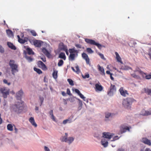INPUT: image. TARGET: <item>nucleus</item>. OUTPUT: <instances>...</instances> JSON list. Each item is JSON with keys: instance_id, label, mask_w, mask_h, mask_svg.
I'll return each mask as SVG.
<instances>
[{"instance_id": "1", "label": "nucleus", "mask_w": 151, "mask_h": 151, "mask_svg": "<svg viewBox=\"0 0 151 151\" xmlns=\"http://www.w3.org/2000/svg\"><path fill=\"white\" fill-rule=\"evenodd\" d=\"M23 102L21 101L20 102H16L14 105H12L11 108L12 111L14 112L17 114L21 113L23 109Z\"/></svg>"}, {"instance_id": "2", "label": "nucleus", "mask_w": 151, "mask_h": 151, "mask_svg": "<svg viewBox=\"0 0 151 151\" xmlns=\"http://www.w3.org/2000/svg\"><path fill=\"white\" fill-rule=\"evenodd\" d=\"M134 99L131 98H126L123 100L122 105L125 108L129 109Z\"/></svg>"}, {"instance_id": "3", "label": "nucleus", "mask_w": 151, "mask_h": 151, "mask_svg": "<svg viewBox=\"0 0 151 151\" xmlns=\"http://www.w3.org/2000/svg\"><path fill=\"white\" fill-rule=\"evenodd\" d=\"M9 65L12 70V74L14 75V73L18 71V65L15 63V61L13 60H10L9 63Z\"/></svg>"}, {"instance_id": "4", "label": "nucleus", "mask_w": 151, "mask_h": 151, "mask_svg": "<svg viewBox=\"0 0 151 151\" xmlns=\"http://www.w3.org/2000/svg\"><path fill=\"white\" fill-rule=\"evenodd\" d=\"M85 40L87 43L88 44L96 45L100 49L101 48L102 45L96 42L94 40L86 38L85 39Z\"/></svg>"}, {"instance_id": "5", "label": "nucleus", "mask_w": 151, "mask_h": 151, "mask_svg": "<svg viewBox=\"0 0 151 151\" xmlns=\"http://www.w3.org/2000/svg\"><path fill=\"white\" fill-rule=\"evenodd\" d=\"M1 93L2 94L4 98H6L8 95H9V90L6 89L5 87H3L0 89Z\"/></svg>"}, {"instance_id": "6", "label": "nucleus", "mask_w": 151, "mask_h": 151, "mask_svg": "<svg viewBox=\"0 0 151 151\" xmlns=\"http://www.w3.org/2000/svg\"><path fill=\"white\" fill-rule=\"evenodd\" d=\"M116 91V88L114 85L111 84L109 90L108 91V94L110 96L113 95V93Z\"/></svg>"}, {"instance_id": "7", "label": "nucleus", "mask_w": 151, "mask_h": 151, "mask_svg": "<svg viewBox=\"0 0 151 151\" xmlns=\"http://www.w3.org/2000/svg\"><path fill=\"white\" fill-rule=\"evenodd\" d=\"M139 73L142 75V76L146 79L149 80L151 79V72L149 74L144 73L140 70L138 71Z\"/></svg>"}, {"instance_id": "8", "label": "nucleus", "mask_w": 151, "mask_h": 151, "mask_svg": "<svg viewBox=\"0 0 151 151\" xmlns=\"http://www.w3.org/2000/svg\"><path fill=\"white\" fill-rule=\"evenodd\" d=\"M120 132L121 134H122L126 132L127 130L130 131V129L128 127L125 125H122L120 127Z\"/></svg>"}, {"instance_id": "9", "label": "nucleus", "mask_w": 151, "mask_h": 151, "mask_svg": "<svg viewBox=\"0 0 151 151\" xmlns=\"http://www.w3.org/2000/svg\"><path fill=\"white\" fill-rule=\"evenodd\" d=\"M37 65L39 67L41 68L44 70H46L47 69L46 65L40 60L38 61L37 62Z\"/></svg>"}, {"instance_id": "10", "label": "nucleus", "mask_w": 151, "mask_h": 151, "mask_svg": "<svg viewBox=\"0 0 151 151\" xmlns=\"http://www.w3.org/2000/svg\"><path fill=\"white\" fill-rule=\"evenodd\" d=\"M82 56L83 58L85 60L86 64L90 65V59L88 55L83 52L82 54Z\"/></svg>"}, {"instance_id": "11", "label": "nucleus", "mask_w": 151, "mask_h": 151, "mask_svg": "<svg viewBox=\"0 0 151 151\" xmlns=\"http://www.w3.org/2000/svg\"><path fill=\"white\" fill-rule=\"evenodd\" d=\"M23 93V92L22 90H21L19 91L16 93V99L18 100H20L21 101V99Z\"/></svg>"}, {"instance_id": "12", "label": "nucleus", "mask_w": 151, "mask_h": 151, "mask_svg": "<svg viewBox=\"0 0 151 151\" xmlns=\"http://www.w3.org/2000/svg\"><path fill=\"white\" fill-rule=\"evenodd\" d=\"M103 137L104 138L111 139L113 136V134H110L109 133L104 132L103 133Z\"/></svg>"}, {"instance_id": "13", "label": "nucleus", "mask_w": 151, "mask_h": 151, "mask_svg": "<svg viewBox=\"0 0 151 151\" xmlns=\"http://www.w3.org/2000/svg\"><path fill=\"white\" fill-rule=\"evenodd\" d=\"M42 52L48 58H50L51 55L50 53L45 48H43L42 49Z\"/></svg>"}, {"instance_id": "14", "label": "nucleus", "mask_w": 151, "mask_h": 151, "mask_svg": "<svg viewBox=\"0 0 151 151\" xmlns=\"http://www.w3.org/2000/svg\"><path fill=\"white\" fill-rule=\"evenodd\" d=\"M142 142L144 144L148 145L149 146L151 145V142L150 140L148 139L147 138H143L142 139Z\"/></svg>"}, {"instance_id": "15", "label": "nucleus", "mask_w": 151, "mask_h": 151, "mask_svg": "<svg viewBox=\"0 0 151 151\" xmlns=\"http://www.w3.org/2000/svg\"><path fill=\"white\" fill-rule=\"evenodd\" d=\"M141 114L143 116H148L151 115V108L149 111L143 110L142 111Z\"/></svg>"}, {"instance_id": "16", "label": "nucleus", "mask_w": 151, "mask_h": 151, "mask_svg": "<svg viewBox=\"0 0 151 151\" xmlns=\"http://www.w3.org/2000/svg\"><path fill=\"white\" fill-rule=\"evenodd\" d=\"M119 91L121 94L123 96H125L126 95H128L127 91L126 90L124 91L123 87H121L120 88Z\"/></svg>"}, {"instance_id": "17", "label": "nucleus", "mask_w": 151, "mask_h": 151, "mask_svg": "<svg viewBox=\"0 0 151 151\" xmlns=\"http://www.w3.org/2000/svg\"><path fill=\"white\" fill-rule=\"evenodd\" d=\"M42 42L40 40H35L34 41V44L36 47H40L42 43Z\"/></svg>"}, {"instance_id": "18", "label": "nucleus", "mask_w": 151, "mask_h": 151, "mask_svg": "<svg viewBox=\"0 0 151 151\" xmlns=\"http://www.w3.org/2000/svg\"><path fill=\"white\" fill-rule=\"evenodd\" d=\"M95 90L96 91H101L103 89V87L101 85L98 84H96L95 85Z\"/></svg>"}, {"instance_id": "19", "label": "nucleus", "mask_w": 151, "mask_h": 151, "mask_svg": "<svg viewBox=\"0 0 151 151\" xmlns=\"http://www.w3.org/2000/svg\"><path fill=\"white\" fill-rule=\"evenodd\" d=\"M29 122L31 123L35 127H36L37 126V125L35 123L34 118L33 117H31L29 119Z\"/></svg>"}, {"instance_id": "20", "label": "nucleus", "mask_w": 151, "mask_h": 151, "mask_svg": "<svg viewBox=\"0 0 151 151\" xmlns=\"http://www.w3.org/2000/svg\"><path fill=\"white\" fill-rule=\"evenodd\" d=\"M101 144L104 147H106L108 145V142L105 139H104L101 140Z\"/></svg>"}, {"instance_id": "21", "label": "nucleus", "mask_w": 151, "mask_h": 151, "mask_svg": "<svg viewBox=\"0 0 151 151\" xmlns=\"http://www.w3.org/2000/svg\"><path fill=\"white\" fill-rule=\"evenodd\" d=\"M98 70L101 73V74L102 75H105V73L103 67H101L99 65H98Z\"/></svg>"}, {"instance_id": "22", "label": "nucleus", "mask_w": 151, "mask_h": 151, "mask_svg": "<svg viewBox=\"0 0 151 151\" xmlns=\"http://www.w3.org/2000/svg\"><path fill=\"white\" fill-rule=\"evenodd\" d=\"M7 45L9 47L12 49L13 50H16V47L12 43L10 42H7Z\"/></svg>"}, {"instance_id": "23", "label": "nucleus", "mask_w": 151, "mask_h": 151, "mask_svg": "<svg viewBox=\"0 0 151 151\" xmlns=\"http://www.w3.org/2000/svg\"><path fill=\"white\" fill-rule=\"evenodd\" d=\"M143 91L147 95L151 96V88H145L143 89Z\"/></svg>"}, {"instance_id": "24", "label": "nucleus", "mask_w": 151, "mask_h": 151, "mask_svg": "<svg viewBox=\"0 0 151 151\" xmlns=\"http://www.w3.org/2000/svg\"><path fill=\"white\" fill-rule=\"evenodd\" d=\"M115 54L116 55V59L118 62L120 63H122L123 62L121 60V58L120 57L118 53L117 52H115Z\"/></svg>"}, {"instance_id": "25", "label": "nucleus", "mask_w": 151, "mask_h": 151, "mask_svg": "<svg viewBox=\"0 0 151 151\" xmlns=\"http://www.w3.org/2000/svg\"><path fill=\"white\" fill-rule=\"evenodd\" d=\"M52 75L53 77L55 79H56L58 77V71L55 70L53 69Z\"/></svg>"}, {"instance_id": "26", "label": "nucleus", "mask_w": 151, "mask_h": 151, "mask_svg": "<svg viewBox=\"0 0 151 151\" xmlns=\"http://www.w3.org/2000/svg\"><path fill=\"white\" fill-rule=\"evenodd\" d=\"M6 33L8 36L10 37H13V34L12 32L10 29H7L6 30Z\"/></svg>"}, {"instance_id": "27", "label": "nucleus", "mask_w": 151, "mask_h": 151, "mask_svg": "<svg viewBox=\"0 0 151 151\" xmlns=\"http://www.w3.org/2000/svg\"><path fill=\"white\" fill-rule=\"evenodd\" d=\"M61 49L63 51H65L68 49L66 46L63 43H61L60 45Z\"/></svg>"}, {"instance_id": "28", "label": "nucleus", "mask_w": 151, "mask_h": 151, "mask_svg": "<svg viewBox=\"0 0 151 151\" xmlns=\"http://www.w3.org/2000/svg\"><path fill=\"white\" fill-rule=\"evenodd\" d=\"M71 68L74 72H76L77 73H79L80 72V70L79 68L78 65H77L76 66V70H75L74 68L73 67H71Z\"/></svg>"}, {"instance_id": "29", "label": "nucleus", "mask_w": 151, "mask_h": 151, "mask_svg": "<svg viewBox=\"0 0 151 151\" xmlns=\"http://www.w3.org/2000/svg\"><path fill=\"white\" fill-rule=\"evenodd\" d=\"M59 58L65 60L66 59V56L64 52H61L59 56Z\"/></svg>"}, {"instance_id": "30", "label": "nucleus", "mask_w": 151, "mask_h": 151, "mask_svg": "<svg viewBox=\"0 0 151 151\" xmlns=\"http://www.w3.org/2000/svg\"><path fill=\"white\" fill-rule=\"evenodd\" d=\"M28 40V38H25L24 39H23L21 38L19 39L18 40V42L22 44H24L25 43V42L27 41Z\"/></svg>"}, {"instance_id": "31", "label": "nucleus", "mask_w": 151, "mask_h": 151, "mask_svg": "<svg viewBox=\"0 0 151 151\" xmlns=\"http://www.w3.org/2000/svg\"><path fill=\"white\" fill-rule=\"evenodd\" d=\"M74 139V138L73 137H70L67 139L66 142L70 144L73 141Z\"/></svg>"}, {"instance_id": "32", "label": "nucleus", "mask_w": 151, "mask_h": 151, "mask_svg": "<svg viewBox=\"0 0 151 151\" xmlns=\"http://www.w3.org/2000/svg\"><path fill=\"white\" fill-rule=\"evenodd\" d=\"M120 69L122 70H127L131 69V68L127 66L124 65L121 66Z\"/></svg>"}, {"instance_id": "33", "label": "nucleus", "mask_w": 151, "mask_h": 151, "mask_svg": "<svg viewBox=\"0 0 151 151\" xmlns=\"http://www.w3.org/2000/svg\"><path fill=\"white\" fill-rule=\"evenodd\" d=\"M7 129L8 130L10 131H12L13 130V127L11 124H9L7 126Z\"/></svg>"}, {"instance_id": "34", "label": "nucleus", "mask_w": 151, "mask_h": 151, "mask_svg": "<svg viewBox=\"0 0 151 151\" xmlns=\"http://www.w3.org/2000/svg\"><path fill=\"white\" fill-rule=\"evenodd\" d=\"M75 54H70L69 57V60H73L75 59Z\"/></svg>"}, {"instance_id": "35", "label": "nucleus", "mask_w": 151, "mask_h": 151, "mask_svg": "<svg viewBox=\"0 0 151 151\" xmlns=\"http://www.w3.org/2000/svg\"><path fill=\"white\" fill-rule=\"evenodd\" d=\"M27 52L28 54L29 55L34 54V53L33 52L32 50L29 48H27Z\"/></svg>"}, {"instance_id": "36", "label": "nucleus", "mask_w": 151, "mask_h": 151, "mask_svg": "<svg viewBox=\"0 0 151 151\" xmlns=\"http://www.w3.org/2000/svg\"><path fill=\"white\" fill-rule=\"evenodd\" d=\"M34 70L36 71L39 74H40L42 73V72L41 70L39 68H34Z\"/></svg>"}, {"instance_id": "37", "label": "nucleus", "mask_w": 151, "mask_h": 151, "mask_svg": "<svg viewBox=\"0 0 151 151\" xmlns=\"http://www.w3.org/2000/svg\"><path fill=\"white\" fill-rule=\"evenodd\" d=\"M67 137L65 136H62L60 138L61 141L62 142H66L67 139Z\"/></svg>"}, {"instance_id": "38", "label": "nucleus", "mask_w": 151, "mask_h": 151, "mask_svg": "<svg viewBox=\"0 0 151 151\" xmlns=\"http://www.w3.org/2000/svg\"><path fill=\"white\" fill-rule=\"evenodd\" d=\"M69 82V84L71 86L74 85L73 82V80L70 79H68L67 80Z\"/></svg>"}, {"instance_id": "39", "label": "nucleus", "mask_w": 151, "mask_h": 151, "mask_svg": "<svg viewBox=\"0 0 151 151\" xmlns=\"http://www.w3.org/2000/svg\"><path fill=\"white\" fill-rule=\"evenodd\" d=\"M77 50H75L74 48L70 49L69 50V51L70 54H73V53H75L76 52Z\"/></svg>"}, {"instance_id": "40", "label": "nucleus", "mask_w": 151, "mask_h": 151, "mask_svg": "<svg viewBox=\"0 0 151 151\" xmlns=\"http://www.w3.org/2000/svg\"><path fill=\"white\" fill-rule=\"evenodd\" d=\"M30 33L32 36H36L37 35L36 32L34 30H31L30 31Z\"/></svg>"}, {"instance_id": "41", "label": "nucleus", "mask_w": 151, "mask_h": 151, "mask_svg": "<svg viewBox=\"0 0 151 151\" xmlns=\"http://www.w3.org/2000/svg\"><path fill=\"white\" fill-rule=\"evenodd\" d=\"M63 64V61L62 60H59L58 63V66H61Z\"/></svg>"}, {"instance_id": "42", "label": "nucleus", "mask_w": 151, "mask_h": 151, "mask_svg": "<svg viewBox=\"0 0 151 151\" xmlns=\"http://www.w3.org/2000/svg\"><path fill=\"white\" fill-rule=\"evenodd\" d=\"M86 51L89 53H92L93 52V51L90 48H87Z\"/></svg>"}, {"instance_id": "43", "label": "nucleus", "mask_w": 151, "mask_h": 151, "mask_svg": "<svg viewBox=\"0 0 151 151\" xmlns=\"http://www.w3.org/2000/svg\"><path fill=\"white\" fill-rule=\"evenodd\" d=\"M26 58L28 62H32L33 60L30 57L26 56Z\"/></svg>"}, {"instance_id": "44", "label": "nucleus", "mask_w": 151, "mask_h": 151, "mask_svg": "<svg viewBox=\"0 0 151 151\" xmlns=\"http://www.w3.org/2000/svg\"><path fill=\"white\" fill-rule=\"evenodd\" d=\"M79 106L78 107V109L79 110H80L82 108V101H79Z\"/></svg>"}, {"instance_id": "45", "label": "nucleus", "mask_w": 151, "mask_h": 151, "mask_svg": "<svg viewBox=\"0 0 151 151\" xmlns=\"http://www.w3.org/2000/svg\"><path fill=\"white\" fill-rule=\"evenodd\" d=\"M4 52V50L3 47L0 45V52L1 53H3Z\"/></svg>"}, {"instance_id": "46", "label": "nucleus", "mask_w": 151, "mask_h": 151, "mask_svg": "<svg viewBox=\"0 0 151 151\" xmlns=\"http://www.w3.org/2000/svg\"><path fill=\"white\" fill-rule=\"evenodd\" d=\"M82 77L83 78H88L89 77V74L87 73L84 76L82 75Z\"/></svg>"}, {"instance_id": "47", "label": "nucleus", "mask_w": 151, "mask_h": 151, "mask_svg": "<svg viewBox=\"0 0 151 151\" xmlns=\"http://www.w3.org/2000/svg\"><path fill=\"white\" fill-rule=\"evenodd\" d=\"M98 54L99 55V56L101 58V59L104 60L105 59L104 57L103 54H102L100 53H98Z\"/></svg>"}, {"instance_id": "48", "label": "nucleus", "mask_w": 151, "mask_h": 151, "mask_svg": "<svg viewBox=\"0 0 151 151\" xmlns=\"http://www.w3.org/2000/svg\"><path fill=\"white\" fill-rule=\"evenodd\" d=\"M3 82L5 84H7L9 86L11 84L10 83H8L6 79H4L3 80Z\"/></svg>"}, {"instance_id": "49", "label": "nucleus", "mask_w": 151, "mask_h": 151, "mask_svg": "<svg viewBox=\"0 0 151 151\" xmlns=\"http://www.w3.org/2000/svg\"><path fill=\"white\" fill-rule=\"evenodd\" d=\"M82 99H83V100L85 101V97L83 96V95L82 94H81V93H80L79 95H78Z\"/></svg>"}, {"instance_id": "50", "label": "nucleus", "mask_w": 151, "mask_h": 151, "mask_svg": "<svg viewBox=\"0 0 151 151\" xmlns=\"http://www.w3.org/2000/svg\"><path fill=\"white\" fill-rule=\"evenodd\" d=\"M39 99H40V100L41 102V104L40 105V106H41V105H42V103H43V100H44V98L43 97H39Z\"/></svg>"}, {"instance_id": "51", "label": "nucleus", "mask_w": 151, "mask_h": 151, "mask_svg": "<svg viewBox=\"0 0 151 151\" xmlns=\"http://www.w3.org/2000/svg\"><path fill=\"white\" fill-rule=\"evenodd\" d=\"M148 55H149L150 59H151V48H149V49Z\"/></svg>"}, {"instance_id": "52", "label": "nucleus", "mask_w": 151, "mask_h": 151, "mask_svg": "<svg viewBox=\"0 0 151 151\" xmlns=\"http://www.w3.org/2000/svg\"><path fill=\"white\" fill-rule=\"evenodd\" d=\"M131 76L133 78H138V76L136 75L135 74H131Z\"/></svg>"}, {"instance_id": "53", "label": "nucleus", "mask_w": 151, "mask_h": 151, "mask_svg": "<svg viewBox=\"0 0 151 151\" xmlns=\"http://www.w3.org/2000/svg\"><path fill=\"white\" fill-rule=\"evenodd\" d=\"M111 115V114L110 113H107L106 114L105 117L106 118H108Z\"/></svg>"}, {"instance_id": "54", "label": "nucleus", "mask_w": 151, "mask_h": 151, "mask_svg": "<svg viewBox=\"0 0 151 151\" xmlns=\"http://www.w3.org/2000/svg\"><path fill=\"white\" fill-rule=\"evenodd\" d=\"M44 149L45 151H50V149L46 146L44 147Z\"/></svg>"}, {"instance_id": "55", "label": "nucleus", "mask_w": 151, "mask_h": 151, "mask_svg": "<svg viewBox=\"0 0 151 151\" xmlns=\"http://www.w3.org/2000/svg\"><path fill=\"white\" fill-rule=\"evenodd\" d=\"M74 91L75 92L77 93L78 95L81 93L80 91L77 89H75Z\"/></svg>"}, {"instance_id": "56", "label": "nucleus", "mask_w": 151, "mask_h": 151, "mask_svg": "<svg viewBox=\"0 0 151 151\" xmlns=\"http://www.w3.org/2000/svg\"><path fill=\"white\" fill-rule=\"evenodd\" d=\"M67 93L69 95H71L70 91L69 88H67Z\"/></svg>"}, {"instance_id": "57", "label": "nucleus", "mask_w": 151, "mask_h": 151, "mask_svg": "<svg viewBox=\"0 0 151 151\" xmlns=\"http://www.w3.org/2000/svg\"><path fill=\"white\" fill-rule=\"evenodd\" d=\"M51 118L52 119V120L54 121H56V119L54 115H52L51 116Z\"/></svg>"}, {"instance_id": "58", "label": "nucleus", "mask_w": 151, "mask_h": 151, "mask_svg": "<svg viewBox=\"0 0 151 151\" xmlns=\"http://www.w3.org/2000/svg\"><path fill=\"white\" fill-rule=\"evenodd\" d=\"M75 46L76 47L78 48H81L82 47L81 45L79 44H76Z\"/></svg>"}, {"instance_id": "59", "label": "nucleus", "mask_w": 151, "mask_h": 151, "mask_svg": "<svg viewBox=\"0 0 151 151\" xmlns=\"http://www.w3.org/2000/svg\"><path fill=\"white\" fill-rule=\"evenodd\" d=\"M69 121V120L68 119H67L63 121V123L64 124H65Z\"/></svg>"}, {"instance_id": "60", "label": "nucleus", "mask_w": 151, "mask_h": 151, "mask_svg": "<svg viewBox=\"0 0 151 151\" xmlns=\"http://www.w3.org/2000/svg\"><path fill=\"white\" fill-rule=\"evenodd\" d=\"M49 114L51 116L53 115V110H51L49 112Z\"/></svg>"}, {"instance_id": "61", "label": "nucleus", "mask_w": 151, "mask_h": 151, "mask_svg": "<svg viewBox=\"0 0 151 151\" xmlns=\"http://www.w3.org/2000/svg\"><path fill=\"white\" fill-rule=\"evenodd\" d=\"M62 94L63 96H65L66 95V93L64 91H62Z\"/></svg>"}, {"instance_id": "62", "label": "nucleus", "mask_w": 151, "mask_h": 151, "mask_svg": "<svg viewBox=\"0 0 151 151\" xmlns=\"http://www.w3.org/2000/svg\"><path fill=\"white\" fill-rule=\"evenodd\" d=\"M41 59L44 62H45L46 61V59L45 58H41Z\"/></svg>"}, {"instance_id": "63", "label": "nucleus", "mask_w": 151, "mask_h": 151, "mask_svg": "<svg viewBox=\"0 0 151 151\" xmlns=\"http://www.w3.org/2000/svg\"><path fill=\"white\" fill-rule=\"evenodd\" d=\"M106 73L107 74H109L110 75H111V74H112V73H111L110 71L109 70H107V71H106Z\"/></svg>"}, {"instance_id": "64", "label": "nucleus", "mask_w": 151, "mask_h": 151, "mask_svg": "<svg viewBox=\"0 0 151 151\" xmlns=\"http://www.w3.org/2000/svg\"><path fill=\"white\" fill-rule=\"evenodd\" d=\"M145 151H151L150 149L147 148L145 149Z\"/></svg>"}]
</instances>
